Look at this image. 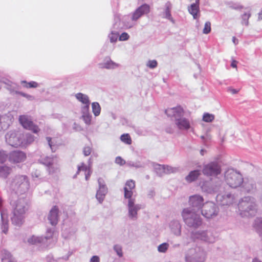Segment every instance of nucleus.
<instances>
[{
	"label": "nucleus",
	"instance_id": "obj_1",
	"mask_svg": "<svg viewBox=\"0 0 262 262\" xmlns=\"http://www.w3.org/2000/svg\"><path fill=\"white\" fill-rule=\"evenodd\" d=\"M204 199L199 195H194L189 198V205L192 208L184 209L182 213L185 223L189 227L197 228L202 224V220L195 210H199L201 207Z\"/></svg>",
	"mask_w": 262,
	"mask_h": 262
},
{
	"label": "nucleus",
	"instance_id": "obj_2",
	"mask_svg": "<svg viewBox=\"0 0 262 262\" xmlns=\"http://www.w3.org/2000/svg\"><path fill=\"white\" fill-rule=\"evenodd\" d=\"M238 208L242 216H252L255 215L257 212L253 199L249 197L245 198L239 203Z\"/></svg>",
	"mask_w": 262,
	"mask_h": 262
},
{
	"label": "nucleus",
	"instance_id": "obj_3",
	"mask_svg": "<svg viewBox=\"0 0 262 262\" xmlns=\"http://www.w3.org/2000/svg\"><path fill=\"white\" fill-rule=\"evenodd\" d=\"M225 177L227 183L232 188L239 186L243 182L242 176L233 169H229L226 171Z\"/></svg>",
	"mask_w": 262,
	"mask_h": 262
},
{
	"label": "nucleus",
	"instance_id": "obj_4",
	"mask_svg": "<svg viewBox=\"0 0 262 262\" xmlns=\"http://www.w3.org/2000/svg\"><path fill=\"white\" fill-rule=\"evenodd\" d=\"M18 120L24 128L31 130L34 134H37L39 132V127L33 123L29 116L25 115H20L19 117Z\"/></svg>",
	"mask_w": 262,
	"mask_h": 262
},
{
	"label": "nucleus",
	"instance_id": "obj_5",
	"mask_svg": "<svg viewBox=\"0 0 262 262\" xmlns=\"http://www.w3.org/2000/svg\"><path fill=\"white\" fill-rule=\"evenodd\" d=\"M202 172L207 176H216L221 173V169L217 162H211L204 166Z\"/></svg>",
	"mask_w": 262,
	"mask_h": 262
},
{
	"label": "nucleus",
	"instance_id": "obj_6",
	"mask_svg": "<svg viewBox=\"0 0 262 262\" xmlns=\"http://www.w3.org/2000/svg\"><path fill=\"white\" fill-rule=\"evenodd\" d=\"M217 213V208L214 203L208 202L203 204L202 214L204 216L209 219L216 216Z\"/></svg>",
	"mask_w": 262,
	"mask_h": 262
},
{
	"label": "nucleus",
	"instance_id": "obj_7",
	"mask_svg": "<svg viewBox=\"0 0 262 262\" xmlns=\"http://www.w3.org/2000/svg\"><path fill=\"white\" fill-rule=\"evenodd\" d=\"M149 11V6L146 4H144L135 10L132 15V19L133 20H137L143 15L148 13Z\"/></svg>",
	"mask_w": 262,
	"mask_h": 262
},
{
	"label": "nucleus",
	"instance_id": "obj_8",
	"mask_svg": "<svg viewBox=\"0 0 262 262\" xmlns=\"http://www.w3.org/2000/svg\"><path fill=\"white\" fill-rule=\"evenodd\" d=\"M135 182L133 180L126 181L124 187V196L125 199H131L133 195V190L135 188Z\"/></svg>",
	"mask_w": 262,
	"mask_h": 262
},
{
	"label": "nucleus",
	"instance_id": "obj_9",
	"mask_svg": "<svg viewBox=\"0 0 262 262\" xmlns=\"http://www.w3.org/2000/svg\"><path fill=\"white\" fill-rule=\"evenodd\" d=\"M25 203L23 201L19 200L16 202L13 210L12 221H15L16 219L25 212Z\"/></svg>",
	"mask_w": 262,
	"mask_h": 262
},
{
	"label": "nucleus",
	"instance_id": "obj_10",
	"mask_svg": "<svg viewBox=\"0 0 262 262\" xmlns=\"http://www.w3.org/2000/svg\"><path fill=\"white\" fill-rule=\"evenodd\" d=\"M26 159L25 154L20 151H14L11 152L9 157V161L13 163L23 162Z\"/></svg>",
	"mask_w": 262,
	"mask_h": 262
},
{
	"label": "nucleus",
	"instance_id": "obj_11",
	"mask_svg": "<svg viewBox=\"0 0 262 262\" xmlns=\"http://www.w3.org/2000/svg\"><path fill=\"white\" fill-rule=\"evenodd\" d=\"M58 212L59 209L57 206H54L50 211L48 220L53 226H55L58 223Z\"/></svg>",
	"mask_w": 262,
	"mask_h": 262
},
{
	"label": "nucleus",
	"instance_id": "obj_12",
	"mask_svg": "<svg viewBox=\"0 0 262 262\" xmlns=\"http://www.w3.org/2000/svg\"><path fill=\"white\" fill-rule=\"evenodd\" d=\"M128 207L129 215L130 217H136L137 211L140 209L138 205H135V199H128Z\"/></svg>",
	"mask_w": 262,
	"mask_h": 262
},
{
	"label": "nucleus",
	"instance_id": "obj_13",
	"mask_svg": "<svg viewBox=\"0 0 262 262\" xmlns=\"http://www.w3.org/2000/svg\"><path fill=\"white\" fill-rule=\"evenodd\" d=\"M175 123L177 127L181 130H188L191 127L189 120L185 118L176 119Z\"/></svg>",
	"mask_w": 262,
	"mask_h": 262
},
{
	"label": "nucleus",
	"instance_id": "obj_14",
	"mask_svg": "<svg viewBox=\"0 0 262 262\" xmlns=\"http://www.w3.org/2000/svg\"><path fill=\"white\" fill-rule=\"evenodd\" d=\"M165 113L169 116L177 117L183 115L184 113V111L181 106H178L176 107L166 110Z\"/></svg>",
	"mask_w": 262,
	"mask_h": 262
},
{
	"label": "nucleus",
	"instance_id": "obj_15",
	"mask_svg": "<svg viewBox=\"0 0 262 262\" xmlns=\"http://www.w3.org/2000/svg\"><path fill=\"white\" fill-rule=\"evenodd\" d=\"M6 138L8 143L12 146L17 147L21 143V142L16 137L15 133H12L10 134H8L6 135Z\"/></svg>",
	"mask_w": 262,
	"mask_h": 262
},
{
	"label": "nucleus",
	"instance_id": "obj_16",
	"mask_svg": "<svg viewBox=\"0 0 262 262\" xmlns=\"http://www.w3.org/2000/svg\"><path fill=\"white\" fill-rule=\"evenodd\" d=\"M81 171L85 172V180H88L89 178H90L92 173L90 166H87L84 163H81L80 165L78 166L77 173H79Z\"/></svg>",
	"mask_w": 262,
	"mask_h": 262
},
{
	"label": "nucleus",
	"instance_id": "obj_17",
	"mask_svg": "<svg viewBox=\"0 0 262 262\" xmlns=\"http://www.w3.org/2000/svg\"><path fill=\"white\" fill-rule=\"evenodd\" d=\"M201 172L199 170H194L190 171L185 177L186 181L188 183L192 182L198 178L200 176Z\"/></svg>",
	"mask_w": 262,
	"mask_h": 262
},
{
	"label": "nucleus",
	"instance_id": "obj_18",
	"mask_svg": "<svg viewBox=\"0 0 262 262\" xmlns=\"http://www.w3.org/2000/svg\"><path fill=\"white\" fill-rule=\"evenodd\" d=\"M15 182L16 184L19 187L23 185L27 187L29 185L28 180L26 176H19L16 177Z\"/></svg>",
	"mask_w": 262,
	"mask_h": 262
},
{
	"label": "nucleus",
	"instance_id": "obj_19",
	"mask_svg": "<svg viewBox=\"0 0 262 262\" xmlns=\"http://www.w3.org/2000/svg\"><path fill=\"white\" fill-rule=\"evenodd\" d=\"M76 98L83 104L85 105L86 107L88 108L90 105V101L88 97L81 93L76 95Z\"/></svg>",
	"mask_w": 262,
	"mask_h": 262
},
{
	"label": "nucleus",
	"instance_id": "obj_20",
	"mask_svg": "<svg viewBox=\"0 0 262 262\" xmlns=\"http://www.w3.org/2000/svg\"><path fill=\"white\" fill-rule=\"evenodd\" d=\"M188 10L189 13L193 15V18L196 19L198 17V13L199 11V5L197 4H191Z\"/></svg>",
	"mask_w": 262,
	"mask_h": 262
},
{
	"label": "nucleus",
	"instance_id": "obj_21",
	"mask_svg": "<svg viewBox=\"0 0 262 262\" xmlns=\"http://www.w3.org/2000/svg\"><path fill=\"white\" fill-rule=\"evenodd\" d=\"M11 171V168L6 166H0V176L4 178H7L10 174Z\"/></svg>",
	"mask_w": 262,
	"mask_h": 262
},
{
	"label": "nucleus",
	"instance_id": "obj_22",
	"mask_svg": "<svg viewBox=\"0 0 262 262\" xmlns=\"http://www.w3.org/2000/svg\"><path fill=\"white\" fill-rule=\"evenodd\" d=\"M21 84L23 86L27 88H36L38 86V84L35 81L27 82L26 81H21Z\"/></svg>",
	"mask_w": 262,
	"mask_h": 262
},
{
	"label": "nucleus",
	"instance_id": "obj_23",
	"mask_svg": "<svg viewBox=\"0 0 262 262\" xmlns=\"http://www.w3.org/2000/svg\"><path fill=\"white\" fill-rule=\"evenodd\" d=\"M254 228L262 234V218H257L255 221Z\"/></svg>",
	"mask_w": 262,
	"mask_h": 262
},
{
	"label": "nucleus",
	"instance_id": "obj_24",
	"mask_svg": "<svg viewBox=\"0 0 262 262\" xmlns=\"http://www.w3.org/2000/svg\"><path fill=\"white\" fill-rule=\"evenodd\" d=\"M46 139L52 150L53 151H55L57 147V141L55 139H54L53 141H52V138L49 137H47Z\"/></svg>",
	"mask_w": 262,
	"mask_h": 262
},
{
	"label": "nucleus",
	"instance_id": "obj_25",
	"mask_svg": "<svg viewBox=\"0 0 262 262\" xmlns=\"http://www.w3.org/2000/svg\"><path fill=\"white\" fill-rule=\"evenodd\" d=\"M92 111L95 116H97L100 113L101 107L98 102H93L92 104Z\"/></svg>",
	"mask_w": 262,
	"mask_h": 262
},
{
	"label": "nucleus",
	"instance_id": "obj_26",
	"mask_svg": "<svg viewBox=\"0 0 262 262\" xmlns=\"http://www.w3.org/2000/svg\"><path fill=\"white\" fill-rule=\"evenodd\" d=\"M101 68H104L106 69H114L118 67V64L110 60L104 64H101Z\"/></svg>",
	"mask_w": 262,
	"mask_h": 262
},
{
	"label": "nucleus",
	"instance_id": "obj_27",
	"mask_svg": "<svg viewBox=\"0 0 262 262\" xmlns=\"http://www.w3.org/2000/svg\"><path fill=\"white\" fill-rule=\"evenodd\" d=\"M120 139L123 142L128 145H130L132 143V139L128 134L122 135Z\"/></svg>",
	"mask_w": 262,
	"mask_h": 262
},
{
	"label": "nucleus",
	"instance_id": "obj_28",
	"mask_svg": "<svg viewBox=\"0 0 262 262\" xmlns=\"http://www.w3.org/2000/svg\"><path fill=\"white\" fill-rule=\"evenodd\" d=\"M2 262H16L12 255L9 252H6L2 258Z\"/></svg>",
	"mask_w": 262,
	"mask_h": 262
},
{
	"label": "nucleus",
	"instance_id": "obj_29",
	"mask_svg": "<svg viewBox=\"0 0 262 262\" xmlns=\"http://www.w3.org/2000/svg\"><path fill=\"white\" fill-rule=\"evenodd\" d=\"M214 119V116L209 113H205L203 117V120L206 122H211Z\"/></svg>",
	"mask_w": 262,
	"mask_h": 262
},
{
	"label": "nucleus",
	"instance_id": "obj_30",
	"mask_svg": "<svg viewBox=\"0 0 262 262\" xmlns=\"http://www.w3.org/2000/svg\"><path fill=\"white\" fill-rule=\"evenodd\" d=\"M194 236L196 238H199L205 241H207V234L205 231H202L200 233H196L194 235Z\"/></svg>",
	"mask_w": 262,
	"mask_h": 262
},
{
	"label": "nucleus",
	"instance_id": "obj_31",
	"mask_svg": "<svg viewBox=\"0 0 262 262\" xmlns=\"http://www.w3.org/2000/svg\"><path fill=\"white\" fill-rule=\"evenodd\" d=\"M211 31V23L207 21L204 26L203 32L204 34H208Z\"/></svg>",
	"mask_w": 262,
	"mask_h": 262
},
{
	"label": "nucleus",
	"instance_id": "obj_32",
	"mask_svg": "<svg viewBox=\"0 0 262 262\" xmlns=\"http://www.w3.org/2000/svg\"><path fill=\"white\" fill-rule=\"evenodd\" d=\"M83 120L87 125H90L91 123L92 117L89 114H85L82 116Z\"/></svg>",
	"mask_w": 262,
	"mask_h": 262
},
{
	"label": "nucleus",
	"instance_id": "obj_33",
	"mask_svg": "<svg viewBox=\"0 0 262 262\" xmlns=\"http://www.w3.org/2000/svg\"><path fill=\"white\" fill-rule=\"evenodd\" d=\"M168 244L167 243H163L159 246L158 251L161 252H165L167 250Z\"/></svg>",
	"mask_w": 262,
	"mask_h": 262
},
{
	"label": "nucleus",
	"instance_id": "obj_34",
	"mask_svg": "<svg viewBox=\"0 0 262 262\" xmlns=\"http://www.w3.org/2000/svg\"><path fill=\"white\" fill-rule=\"evenodd\" d=\"M114 249L116 252L117 254L119 257H121L123 255L122 247L118 245H115L114 247Z\"/></svg>",
	"mask_w": 262,
	"mask_h": 262
},
{
	"label": "nucleus",
	"instance_id": "obj_35",
	"mask_svg": "<svg viewBox=\"0 0 262 262\" xmlns=\"http://www.w3.org/2000/svg\"><path fill=\"white\" fill-rule=\"evenodd\" d=\"M8 158L7 154L4 151H0V163H4Z\"/></svg>",
	"mask_w": 262,
	"mask_h": 262
},
{
	"label": "nucleus",
	"instance_id": "obj_36",
	"mask_svg": "<svg viewBox=\"0 0 262 262\" xmlns=\"http://www.w3.org/2000/svg\"><path fill=\"white\" fill-rule=\"evenodd\" d=\"M186 259L187 261L189 262H203L205 260L204 256L200 257L199 260L195 259V257H193L192 259H189L188 256H186Z\"/></svg>",
	"mask_w": 262,
	"mask_h": 262
},
{
	"label": "nucleus",
	"instance_id": "obj_37",
	"mask_svg": "<svg viewBox=\"0 0 262 262\" xmlns=\"http://www.w3.org/2000/svg\"><path fill=\"white\" fill-rule=\"evenodd\" d=\"M119 34L117 33H112L110 36V39L111 42H115L118 37Z\"/></svg>",
	"mask_w": 262,
	"mask_h": 262
},
{
	"label": "nucleus",
	"instance_id": "obj_38",
	"mask_svg": "<svg viewBox=\"0 0 262 262\" xmlns=\"http://www.w3.org/2000/svg\"><path fill=\"white\" fill-rule=\"evenodd\" d=\"M250 16V13L249 11H248L247 12H245L242 16V18L243 20L244 21L243 22L244 24L247 25L248 24V20Z\"/></svg>",
	"mask_w": 262,
	"mask_h": 262
},
{
	"label": "nucleus",
	"instance_id": "obj_39",
	"mask_svg": "<svg viewBox=\"0 0 262 262\" xmlns=\"http://www.w3.org/2000/svg\"><path fill=\"white\" fill-rule=\"evenodd\" d=\"M115 162L120 165H123L125 164V161L119 156L116 158Z\"/></svg>",
	"mask_w": 262,
	"mask_h": 262
},
{
	"label": "nucleus",
	"instance_id": "obj_40",
	"mask_svg": "<svg viewBox=\"0 0 262 262\" xmlns=\"http://www.w3.org/2000/svg\"><path fill=\"white\" fill-rule=\"evenodd\" d=\"M157 62L155 60H149L148 62L147 66L150 68H155L157 66Z\"/></svg>",
	"mask_w": 262,
	"mask_h": 262
},
{
	"label": "nucleus",
	"instance_id": "obj_41",
	"mask_svg": "<svg viewBox=\"0 0 262 262\" xmlns=\"http://www.w3.org/2000/svg\"><path fill=\"white\" fill-rule=\"evenodd\" d=\"M129 38V35L127 33H122L119 36V39L121 41L127 40Z\"/></svg>",
	"mask_w": 262,
	"mask_h": 262
},
{
	"label": "nucleus",
	"instance_id": "obj_42",
	"mask_svg": "<svg viewBox=\"0 0 262 262\" xmlns=\"http://www.w3.org/2000/svg\"><path fill=\"white\" fill-rule=\"evenodd\" d=\"M83 153L85 156H89L91 153V148L89 146L84 147L83 149Z\"/></svg>",
	"mask_w": 262,
	"mask_h": 262
},
{
	"label": "nucleus",
	"instance_id": "obj_43",
	"mask_svg": "<svg viewBox=\"0 0 262 262\" xmlns=\"http://www.w3.org/2000/svg\"><path fill=\"white\" fill-rule=\"evenodd\" d=\"M26 140V143L30 144L34 141V137L33 135L29 134L27 135Z\"/></svg>",
	"mask_w": 262,
	"mask_h": 262
},
{
	"label": "nucleus",
	"instance_id": "obj_44",
	"mask_svg": "<svg viewBox=\"0 0 262 262\" xmlns=\"http://www.w3.org/2000/svg\"><path fill=\"white\" fill-rule=\"evenodd\" d=\"M104 194H102L100 193V191L99 190L97 191L96 193V198L97 199L99 200V202H101L103 201L104 198Z\"/></svg>",
	"mask_w": 262,
	"mask_h": 262
},
{
	"label": "nucleus",
	"instance_id": "obj_45",
	"mask_svg": "<svg viewBox=\"0 0 262 262\" xmlns=\"http://www.w3.org/2000/svg\"><path fill=\"white\" fill-rule=\"evenodd\" d=\"M38 241V239L34 236H32L28 239V242L32 244H35Z\"/></svg>",
	"mask_w": 262,
	"mask_h": 262
},
{
	"label": "nucleus",
	"instance_id": "obj_46",
	"mask_svg": "<svg viewBox=\"0 0 262 262\" xmlns=\"http://www.w3.org/2000/svg\"><path fill=\"white\" fill-rule=\"evenodd\" d=\"M99 258L97 256H93L91 258L90 262H99Z\"/></svg>",
	"mask_w": 262,
	"mask_h": 262
},
{
	"label": "nucleus",
	"instance_id": "obj_47",
	"mask_svg": "<svg viewBox=\"0 0 262 262\" xmlns=\"http://www.w3.org/2000/svg\"><path fill=\"white\" fill-rule=\"evenodd\" d=\"M8 230V225L7 224L4 225L3 226V232L5 233H7Z\"/></svg>",
	"mask_w": 262,
	"mask_h": 262
},
{
	"label": "nucleus",
	"instance_id": "obj_48",
	"mask_svg": "<svg viewBox=\"0 0 262 262\" xmlns=\"http://www.w3.org/2000/svg\"><path fill=\"white\" fill-rule=\"evenodd\" d=\"M231 66L233 68H236L237 67V61L236 60H233L231 63Z\"/></svg>",
	"mask_w": 262,
	"mask_h": 262
},
{
	"label": "nucleus",
	"instance_id": "obj_49",
	"mask_svg": "<svg viewBox=\"0 0 262 262\" xmlns=\"http://www.w3.org/2000/svg\"><path fill=\"white\" fill-rule=\"evenodd\" d=\"M232 41L234 42V44H237L238 43L237 39L235 38V37H232Z\"/></svg>",
	"mask_w": 262,
	"mask_h": 262
},
{
	"label": "nucleus",
	"instance_id": "obj_50",
	"mask_svg": "<svg viewBox=\"0 0 262 262\" xmlns=\"http://www.w3.org/2000/svg\"><path fill=\"white\" fill-rule=\"evenodd\" d=\"M258 19H262V10L261 11L258 13Z\"/></svg>",
	"mask_w": 262,
	"mask_h": 262
},
{
	"label": "nucleus",
	"instance_id": "obj_51",
	"mask_svg": "<svg viewBox=\"0 0 262 262\" xmlns=\"http://www.w3.org/2000/svg\"><path fill=\"white\" fill-rule=\"evenodd\" d=\"M19 94H20L21 95L23 96H25V97H28V95H26V94H24V93H19ZM28 97H31V96H28Z\"/></svg>",
	"mask_w": 262,
	"mask_h": 262
},
{
	"label": "nucleus",
	"instance_id": "obj_52",
	"mask_svg": "<svg viewBox=\"0 0 262 262\" xmlns=\"http://www.w3.org/2000/svg\"><path fill=\"white\" fill-rule=\"evenodd\" d=\"M231 92L233 93V94H235L237 92V91H236L234 89H232L231 90Z\"/></svg>",
	"mask_w": 262,
	"mask_h": 262
},
{
	"label": "nucleus",
	"instance_id": "obj_53",
	"mask_svg": "<svg viewBox=\"0 0 262 262\" xmlns=\"http://www.w3.org/2000/svg\"><path fill=\"white\" fill-rule=\"evenodd\" d=\"M252 262H261L259 260H258L256 258H255L253 260Z\"/></svg>",
	"mask_w": 262,
	"mask_h": 262
},
{
	"label": "nucleus",
	"instance_id": "obj_54",
	"mask_svg": "<svg viewBox=\"0 0 262 262\" xmlns=\"http://www.w3.org/2000/svg\"><path fill=\"white\" fill-rule=\"evenodd\" d=\"M199 1H200V0H196V3H195V4H198V5H199Z\"/></svg>",
	"mask_w": 262,
	"mask_h": 262
},
{
	"label": "nucleus",
	"instance_id": "obj_55",
	"mask_svg": "<svg viewBox=\"0 0 262 262\" xmlns=\"http://www.w3.org/2000/svg\"><path fill=\"white\" fill-rule=\"evenodd\" d=\"M203 152H204L203 150H201V154H202V155H204Z\"/></svg>",
	"mask_w": 262,
	"mask_h": 262
}]
</instances>
